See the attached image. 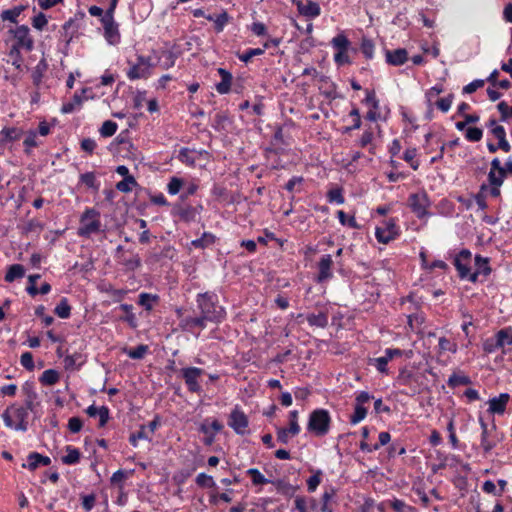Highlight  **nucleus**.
<instances>
[{"label":"nucleus","mask_w":512,"mask_h":512,"mask_svg":"<svg viewBox=\"0 0 512 512\" xmlns=\"http://www.w3.org/2000/svg\"><path fill=\"white\" fill-rule=\"evenodd\" d=\"M197 308L208 322L220 323L226 317V310L219 304L218 296L213 292L199 293L196 296Z\"/></svg>","instance_id":"obj_1"},{"label":"nucleus","mask_w":512,"mask_h":512,"mask_svg":"<svg viewBox=\"0 0 512 512\" xmlns=\"http://www.w3.org/2000/svg\"><path fill=\"white\" fill-rule=\"evenodd\" d=\"M5 426L17 432H26L29 427L27 408L19 403L8 406L1 415Z\"/></svg>","instance_id":"obj_2"},{"label":"nucleus","mask_w":512,"mask_h":512,"mask_svg":"<svg viewBox=\"0 0 512 512\" xmlns=\"http://www.w3.org/2000/svg\"><path fill=\"white\" fill-rule=\"evenodd\" d=\"M424 380V374L412 369L404 368L399 371L396 378V384L404 387L401 391L402 394L414 396L421 393L425 388Z\"/></svg>","instance_id":"obj_3"},{"label":"nucleus","mask_w":512,"mask_h":512,"mask_svg":"<svg viewBox=\"0 0 512 512\" xmlns=\"http://www.w3.org/2000/svg\"><path fill=\"white\" fill-rule=\"evenodd\" d=\"M330 424L331 417L328 410L318 408L310 413L307 430L317 437H323L329 432Z\"/></svg>","instance_id":"obj_4"},{"label":"nucleus","mask_w":512,"mask_h":512,"mask_svg":"<svg viewBox=\"0 0 512 512\" xmlns=\"http://www.w3.org/2000/svg\"><path fill=\"white\" fill-rule=\"evenodd\" d=\"M100 213L94 208H86L80 217L78 235L89 238L92 234L100 231Z\"/></svg>","instance_id":"obj_5"},{"label":"nucleus","mask_w":512,"mask_h":512,"mask_svg":"<svg viewBox=\"0 0 512 512\" xmlns=\"http://www.w3.org/2000/svg\"><path fill=\"white\" fill-rule=\"evenodd\" d=\"M472 253L468 249H462L455 255L453 264L462 280L476 282L475 274H471Z\"/></svg>","instance_id":"obj_6"},{"label":"nucleus","mask_w":512,"mask_h":512,"mask_svg":"<svg viewBox=\"0 0 512 512\" xmlns=\"http://www.w3.org/2000/svg\"><path fill=\"white\" fill-rule=\"evenodd\" d=\"M409 206L418 219H424L430 216L428 208L431 201L426 192L422 191L409 196Z\"/></svg>","instance_id":"obj_7"},{"label":"nucleus","mask_w":512,"mask_h":512,"mask_svg":"<svg viewBox=\"0 0 512 512\" xmlns=\"http://www.w3.org/2000/svg\"><path fill=\"white\" fill-rule=\"evenodd\" d=\"M204 375V370L198 367H185L180 370V376L183 378L189 392L200 394L202 387L200 378Z\"/></svg>","instance_id":"obj_8"},{"label":"nucleus","mask_w":512,"mask_h":512,"mask_svg":"<svg viewBox=\"0 0 512 512\" xmlns=\"http://www.w3.org/2000/svg\"><path fill=\"white\" fill-rule=\"evenodd\" d=\"M372 399L373 396L367 391H359L356 393L354 412L349 419L352 425H356L366 418L368 410L364 405Z\"/></svg>","instance_id":"obj_9"},{"label":"nucleus","mask_w":512,"mask_h":512,"mask_svg":"<svg viewBox=\"0 0 512 512\" xmlns=\"http://www.w3.org/2000/svg\"><path fill=\"white\" fill-rule=\"evenodd\" d=\"M398 233L399 229L394 219L385 220L375 228V237L378 242L383 244L394 240Z\"/></svg>","instance_id":"obj_10"},{"label":"nucleus","mask_w":512,"mask_h":512,"mask_svg":"<svg viewBox=\"0 0 512 512\" xmlns=\"http://www.w3.org/2000/svg\"><path fill=\"white\" fill-rule=\"evenodd\" d=\"M152 67L151 59L142 55L137 56V60L127 71V77L130 80L147 78L150 75Z\"/></svg>","instance_id":"obj_11"},{"label":"nucleus","mask_w":512,"mask_h":512,"mask_svg":"<svg viewBox=\"0 0 512 512\" xmlns=\"http://www.w3.org/2000/svg\"><path fill=\"white\" fill-rule=\"evenodd\" d=\"M85 14L84 12H78L74 15V17L69 18L62 25V38L66 43H70L72 39L77 35L81 22L84 20Z\"/></svg>","instance_id":"obj_12"},{"label":"nucleus","mask_w":512,"mask_h":512,"mask_svg":"<svg viewBox=\"0 0 512 512\" xmlns=\"http://www.w3.org/2000/svg\"><path fill=\"white\" fill-rule=\"evenodd\" d=\"M228 425L238 435H245L247 433L249 421L245 413L238 406L231 411Z\"/></svg>","instance_id":"obj_13"},{"label":"nucleus","mask_w":512,"mask_h":512,"mask_svg":"<svg viewBox=\"0 0 512 512\" xmlns=\"http://www.w3.org/2000/svg\"><path fill=\"white\" fill-rule=\"evenodd\" d=\"M11 33H13V38L15 40L12 47H17L18 49H25L26 51H30L32 49L33 40L30 36V30L28 26H17L14 30H11Z\"/></svg>","instance_id":"obj_14"},{"label":"nucleus","mask_w":512,"mask_h":512,"mask_svg":"<svg viewBox=\"0 0 512 512\" xmlns=\"http://www.w3.org/2000/svg\"><path fill=\"white\" fill-rule=\"evenodd\" d=\"M332 266L333 259L330 254H324L320 257L317 263L318 273L315 279L317 283H326L333 278Z\"/></svg>","instance_id":"obj_15"},{"label":"nucleus","mask_w":512,"mask_h":512,"mask_svg":"<svg viewBox=\"0 0 512 512\" xmlns=\"http://www.w3.org/2000/svg\"><path fill=\"white\" fill-rule=\"evenodd\" d=\"M103 26V36L109 45H117L121 41L119 24L115 19H100Z\"/></svg>","instance_id":"obj_16"},{"label":"nucleus","mask_w":512,"mask_h":512,"mask_svg":"<svg viewBox=\"0 0 512 512\" xmlns=\"http://www.w3.org/2000/svg\"><path fill=\"white\" fill-rule=\"evenodd\" d=\"M207 322L201 314L199 316H185L180 319L179 326L183 331L193 332L195 329H205Z\"/></svg>","instance_id":"obj_17"},{"label":"nucleus","mask_w":512,"mask_h":512,"mask_svg":"<svg viewBox=\"0 0 512 512\" xmlns=\"http://www.w3.org/2000/svg\"><path fill=\"white\" fill-rule=\"evenodd\" d=\"M296 7L299 14L308 19H315L321 14L320 5L312 0H307L306 2H297Z\"/></svg>","instance_id":"obj_18"},{"label":"nucleus","mask_w":512,"mask_h":512,"mask_svg":"<svg viewBox=\"0 0 512 512\" xmlns=\"http://www.w3.org/2000/svg\"><path fill=\"white\" fill-rule=\"evenodd\" d=\"M509 399L510 395L508 393H501L499 396L489 399L488 412L491 414L502 415L506 410Z\"/></svg>","instance_id":"obj_19"},{"label":"nucleus","mask_w":512,"mask_h":512,"mask_svg":"<svg viewBox=\"0 0 512 512\" xmlns=\"http://www.w3.org/2000/svg\"><path fill=\"white\" fill-rule=\"evenodd\" d=\"M23 133V130L18 127H4L0 130V145L6 146L19 140Z\"/></svg>","instance_id":"obj_20"},{"label":"nucleus","mask_w":512,"mask_h":512,"mask_svg":"<svg viewBox=\"0 0 512 512\" xmlns=\"http://www.w3.org/2000/svg\"><path fill=\"white\" fill-rule=\"evenodd\" d=\"M217 72L221 77V81L215 85V89L221 95L228 94L231 90L233 76L225 68L220 67L217 69Z\"/></svg>","instance_id":"obj_21"},{"label":"nucleus","mask_w":512,"mask_h":512,"mask_svg":"<svg viewBox=\"0 0 512 512\" xmlns=\"http://www.w3.org/2000/svg\"><path fill=\"white\" fill-rule=\"evenodd\" d=\"M50 463L51 459L48 456H44L38 452H31L27 456V463L22 466L33 471L39 466H48Z\"/></svg>","instance_id":"obj_22"},{"label":"nucleus","mask_w":512,"mask_h":512,"mask_svg":"<svg viewBox=\"0 0 512 512\" xmlns=\"http://www.w3.org/2000/svg\"><path fill=\"white\" fill-rule=\"evenodd\" d=\"M386 61L392 66L403 65L408 59V53L404 48H398L395 50H386Z\"/></svg>","instance_id":"obj_23"},{"label":"nucleus","mask_w":512,"mask_h":512,"mask_svg":"<svg viewBox=\"0 0 512 512\" xmlns=\"http://www.w3.org/2000/svg\"><path fill=\"white\" fill-rule=\"evenodd\" d=\"M496 430V426L493 425L491 430L481 431L480 446L485 454L490 453L498 444L499 439L491 436V432Z\"/></svg>","instance_id":"obj_24"},{"label":"nucleus","mask_w":512,"mask_h":512,"mask_svg":"<svg viewBox=\"0 0 512 512\" xmlns=\"http://www.w3.org/2000/svg\"><path fill=\"white\" fill-rule=\"evenodd\" d=\"M86 413L89 417H99V426L103 427L109 420V409L106 406L97 407L90 405L86 409Z\"/></svg>","instance_id":"obj_25"},{"label":"nucleus","mask_w":512,"mask_h":512,"mask_svg":"<svg viewBox=\"0 0 512 512\" xmlns=\"http://www.w3.org/2000/svg\"><path fill=\"white\" fill-rule=\"evenodd\" d=\"M474 264L475 270L471 272V274H475L476 281L480 275L488 276L491 273L488 258L482 257L481 255H476L474 258Z\"/></svg>","instance_id":"obj_26"},{"label":"nucleus","mask_w":512,"mask_h":512,"mask_svg":"<svg viewBox=\"0 0 512 512\" xmlns=\"http://www.w3.org/2000/svg\"><path fill=\"white\" fill-rule=\"evenodd\" d=\"M159 300L160 297L157 294L142 292L138 296V305L143 307L146 311H151Z\"/></svg>","instance_id":"obj_27"},{"label":"nucleus","mask_w":512,"mask_h":512,"mask_svg":"<svg viewBox=\"0 0 512 512\" xmlns=\"http://www.w3.org/2000/svg\"><path fill=\"white\" fill-rule=\"evenodd\" d=\"M330 44L332 48L336 50V52L348 51L351 45L344 32H340L335 37H333Z\"/></svg>","instance_id":"obj_28"},{"label":"nucleus","mask_w":512,"mask_h":512,"mask_svg":"<svg viewBox=\"0 0 512 512\" xmlns=\"http://www.w3.org/2000/svg\"><path fill=\"white\" fill-rule=\"evenodd\" d=\"M306 320L310 326L325 328L328 325V315L325 312H319L318 314H308Z\"/></svg>","instance_id":"obj_29"},{"label":"nucleus","mask_w":512,"mask_h":512,"mask_svg":"<svg viewBox=\"0 0 512 512\" xmlns=\"http://www.w3.org/2000/svg\"><path fill=\"white\" fill-rule=\"evenodd\" d=\"M25 275V269L21 264H13L8 267V270L5 274V281L6 282H13L16 279H21Z\"/></svg>","instance_id":"obj_30"},{"label":"nucleus","mask_w":512,"mask_h":512,"mask_svg":"<svg viewBox=\"0 0 512 512\" xmlns=\"http://www.w3.org/2000/svg\"><path fill=\"white\" fill-rule=\"evenodd\" d=\"M66 455L62 457V462L66 465H75L79 463L81 458V453L79 449L75 448L72 445L66 446Z\"/></svg>","instance_id":"obj_31"},{"label":"nucleus","mask_w":512,"mask_h":512,"mask_svg":"<svg viewBox=\"0 0 512 512\" xmlns=\"http://www.w3.org/2000/svg\"><path fill=\"white\" fill-rule=\"evenodd\" d=\"M84 97L82 94L75 93L72 100L64 103L61 108V112L64 114H70L76 109H79L83 103Z\"/></svg>","instance_id":"obj_32"},{"label":"nucleus","mask_w":512,"mask_h":512,"mask_svg":"<svg viewBox=\"0 0 512 512\" xmlns=\"http://www.w3.org/2000/svg\"><path fill=\"white\" fill-rule=\"evenodd\" d=\"M40 144H41V141H39V139H38V134H37L36 130L28 131V133L23 141L25 153L30 154L31 149L39 146Z\"/></svg>","instance_id":"obj_33"},{"label":"nucleus","mask_w":512,"mask_h":512,"mask_svg":"<svg viewBox=\"0 0 512 512\" xmlns=\"http://www.w3.org/2000/svg\"><path fill=\"white\" fill-rule=\"evenodd\" d=\"M177 158L179 161H181L182 163H184L188 166H191V167L195 166L196 156H195L194 150H191L187 147H183L179 150Z\"/></svg>","instance_id":"obj_34"},{"label":"nucleus","mask_w":512,"mask_h":512,"mask_svg":"<svg viewBox=\"0 0 512 512\" xmlns=\"http://www.w3.org/2000/svg\"><path fill=\"white\" fill-rule=\"evenodd\" d=\"M80 183L94 191H98L100 189V182L97 180L94 172H86L81 174Z\"/></svg>","instance_id":"obj_35"},{"label":"nucleus","mask_w":512,"mask_h":512,"mask_svg":"<svg viewBox=\"0 0 512 512\" xmlns=\"http://www.w3.org/2000/svg\"><path fill=\"white\" fill-rule=\"evenodd\" d=\"M373 139H374V132L371 129V127H369L368 129H366L362 133L361 137L358 140V145L361 148H365L367 146H370L369 147V152L374 154L375 153V151H374L375 147L372 145Z\"/></svg>","instance_id":"obj_36"},{"label":"nucleus","mask_w":512,"mask_h":512,"mask_svg":"<svg viewBox=\"0 0 512 512\" xmlns=\"http://www.w3.org/2000/svg\"><path fill=\"white\" fill-rule=\"evenodd\" d=\"M149 350V347L145 344H140L137 347L131 349V348H125L123 352L130 357L131 359L140 360L143 359L144 356L147 354Z\"/></svg>","instance_id":"obj_37"},{"label":"nucleus","mask_w":512,"mask_h":512,"mask_svg":"<svg viewBox=\"0 0 512 512\" xmlns=\"http://www.w3.org/2000/svg\"><path fill=\"white\" fill-rule=\"evenodd\" d=\"M55 314L61 319H67L71 315V306L68 299L63 297L54 309Z\"/></svg>","instance_id":"obj_38"},{"label":"nucleus","mask_w":512,"mask_h":512,"mask_svg":"<svg viewBox=\"0 0 512 512\" xmlns=\"http://www.w3.org/2000/svg\"><path fill=\"white\" fill-rule=\"evenodd\" d=\"M120 264L126 271H135L141 266V258L138 254H133L129 258L123 257Z\"/></svg>","instance_id":"obj_39"},{"label":"nucleus","mask_w":512,"mask_h":512,"mask_svg":"<svg viewBox=\"0 0 512 512\" xmlns=\"http://www.w3.org/2000/svg\"><path fill=\"white\" fill-rule=\"evenodd\" d=\"M216 237L209 232H204L198 239L192 240L191 244L195 248L204 249L215 242Z\"/></svg>","instance_id":"obj_40"},{"label":"nucleus","mask_w":512,"mask_h":512,"mask_svg":"<svg viewBox=\"0 0 512 512\" xmlns=\"http://www.w3.org/2000/svg\"><path fill=\"white\" fill-rule=\"evenodd\" d=\"M360 50L367 60L373 59L375 51L373 40L367 37H363L361 40Z\"/></svg>","instance_id":"obj_41"},{"label":"nucleus","mask_w":512,"mask_h":512,"mask_svg":"<svg viewBox=\"0 0 512 512\" xmlns=\"http://www.w3.org/2000/svg\"><path fill=\"white\" fill-rule=\"evenodd\" d=\"M177 54L172 50H165L162 52L160 57L161 67L169 69L175 65Z\"/></svg>","instance_id":"obj_42"},{"label":"nucleus","mask_w":512,"mask_h":512,"mask_svg":"<svg viewBox=\"0 0 512 512\" xmlns=\"http://www.w3.org/2000/svg\"><path fill=\"white\" fill-rule=\"evenodd\" d=\"M195 483L200 488H215L216 482L213 476L208 475L204 472L199 473L195 478Z\"/></svg>","instance_id":"obj_43"},{"label":"nucleus","mask_w":512,"mask_h":512,"mask_svg":"<svg viewBox=\"0 0 512 512\" xmlns=\"http://www.w3.org/2000/svg\"><path fill=\"white\" fill-rule=\"evenodd\" d=\"M494 336L502 348L512 345V330L510 328L501 329Z\"/></svg>","instance_id":"obj_44"},{"label":"nucleus","mask_w":512,"mask_h":512,"mask_svg":"<svg viewBox=\"0 0 512 512\" xmlns=\"http://www.w3.org/2000/svg\"><path fill=\"white\" fill-rule=\"evenodd\" d=\"M471 383L470 377L464 374L453 373L449 376L447 384L451 388H455L460 385H468Z\"/></svg>","instance_id":"obj_45"},{"label":"nucleus","mask_w":512,"mask_h":512,"mask_svg":"<svg viewBox=\"0 0 512 512\" xmlns=\"http://www.w3.org/2000/svg\"><path fill=\"white\" fill-rule=\"evenodd\" d=\"M138 186V183L134 176L123 178L116 184V189L123 193H129L134 187Z\"/></svg>","instance_id":"obj_46"},{"label":"nucleus","mask_w":512,"mask_h":512,"mask_svg":"<svg viewBox=\"0 0 512 512\" xmlns=\"http://www.w3.org/2000/svg\"><path fill=\"white\" fill-rule=\"evenodd\" d=\"M206 19L214 22L216 32H221V31H223L225 25L227 24L229 17H228L227 12L223 11L222 13L218 14L215 17L212 15H209L206 17Z\"/></svg>","instance_id":"obj_47"},{"label":"nucleus","mask_w":512,"mask_h":512,"mask_svg":"<svg viewBox=\"0 0 512 512\" xmlns=\"http://www.w3.org/2000/svg\"><path fill=\"white\" fill-rule=\"evenodd\" d=\"M58 380H59V373L54 369L45 370L40 377V382L43 385H49V386L54 385L58 382Z\"/></svg>","instance_id":"obj_48"},{"label":"nucleus","mask_w":512,"mask_h":512,"mask_svg":"<svg viewBox=\"0 0 512 512\" xmlns=\"http://www.w3.org/2000/svg\"><path fill=\"white\" fill-rule=\"evenodd\" d=\"M80 360H81V355L78 353H75L73 355H67L63 360L65 369L66 370L78 369L83 364V361H80Z\"/></svg>","instance_id":"obj_49"},{"label":"nucleus","mask_w":512,"mask_h":512,"mask_svg":"<svg viewBox=\"0 0 512 512\" xmlns=\"http://www.w3.org/2000/svg\"><path fill=\"white\" fill-rule=\"evenodd\" d=\"M417 156V149L414 147L407 148L403 153V160L409 163L410 167L413 170H418L419 168V161L415 160Z\"/></svg>","instance_id":"obj_50"},{"label":"nucleus","mask_w":512,"mask_h":512,"mask_svg":"<svg viewBox=\"0 0 512 512\" xmlns=\"http://www.w3.org/2000/svg\"><path fill=\"white\" fill-rule=\"evenodd\" d=\"M197 214H198L197 209L190 205L180 207L178 210V215L180 216V218L182 220H185V221L195 220Z\"/></svg>","instance_id":"obj_51"},{"label":"nucleus","mask_w":512,"mask_h":512,"mask_svg":"<svg viewBox=\"0 0 512 512\" xmlns=\"http://www.w3.org/2000/svg\"><path fill=\"white\" fill-rule=\"evenodd\" d=\"M246 473L251 477L254 485H264L270 482L257 468H250Z\"/></svg>","instance_id":"obj_52"},{"label":"nucleus","mask_w":512,"mask_h":512,"mask_svg":"<svg viewBox=\"0 0 512 512\" xmlns=\"http://www.w3.org/2000/svg\"><path fill=\"white\" fill-rule=\"evenodd\" d=\"M389 359L383 355L370 360V365L374 366L376 370L382 374H388Z\"/></svg>","instance_id":"obj_53"},{"label":"nucleus","mask_w":512,"mask_h":512,"mask_svg":"<svg viewBox=\"0 0 512 512\" xmlns=\"http://www.w3.org/2000/svg\"><path fill=\"white\" fill-rule=\"evenodd\" d=\"M327 200L329 203H336L341 205L345 202V198L343 196V190L340 187L331 189L327 193Z\"/></svg>","instance_id":"obj_54"},{"label":"nucleus","mask_w":512,"mask_h":512,"mask_svg":"<svg viewBox=\"0 0 512 512\" xmlns=\"http://www.w3.org/2000/svg\"><path fill=\"white\" fill-rule=\"evenodd\" d=\"M122 311L125 312L124 321L127 322L131 327H136V316L133 313V306L131 304L123 303L119 307Z\"/></svg>","instance_id":"obj_55"},{"label":"nucleus","mask_w":512,"mask_h":512,"mask_svg":"<svg viewBox=\"0 0 512 512\" xmlns=\"http://www.w3.org/2000/svg\"><path fill=\"white\" fill-rule=\"evenodd\" d=\"M337 217H338V220L341 225L348 226L349 228H354V229L359 228L356 218L354 216L348 217L344 211L339 210L337 212Z\"/></svg>","instance_id":"obj_56"},{"label":"nucleus","mask_w":512,"mask_h":512,"mask_svg":"<svg viewBox=\"0 0 512 512\" xmlns=\"http://www.w3.org/2000/svg\"><path fill=\"white\" fill-rule=\"evenodd\" d=\"M117 128L118 125L116 122L107 120L102 124L101 128L99 129V132L102 137H110L116 133Z\"/></svg>","instance_id":"obj_57"},{"label":"nucleus","mask_w":512,"mask_h":512,"mask_svg":"<svg viewBox=\"0 0 512 512\" xmlns=\"http://www.w3.org/2000/svg\"><path fill=\"white\" fill-rule=\"evenodd\" d=\"M264 54V49L262 48H250L245 52L238 54L237 57L240 61L244 63H248L253 57L260 56Z\"/></svg>","instance_id":"obj_58"},{"label":"nucleus","mask_w":512,"mask_h":512,"mask_svg":"<svg viewBox=\"0 0 512 512\" xmlns=\"http://www.w3.org/2000/svg\"><path fill=\"white\" fill-rule=\"evenodd\" d=\"M146 427L145 426H141L140 427V430L136 433H132L129 437V443L133 446V447H137L138 446V441L139 440H148V441H151V437L148 436V434L146 433L145 431Z\"/></svg>","instance_id":"obj_59"},{"label":"nucleus","mask_w":512,"mask_h":512,"mask_svg":"<svg viewBox=\"0 0 512 512\" xmlns=\"http://www.w3.org/2000/svg\"><path fill=\"white\" fill-rule=\"evenodd\" d=\"M391 508L396 512H416V508L410 505H407L401 499H393L391 501Z\"/></svg>","instance_id":"obj_60"},{"label":"nucleus","mask_w":512,"mask_h":512,"mask_svg":"<svg viewBox=\"0 0 512 512\" xmlns=\"http://www.w3.org/2000/svg\"><path fill=\"white\" fill-rule=\"evenodd\" d=\"M483 137V130L478 127H469L466 129L465 138L470 142H478Z\"/></svg>","instance_id":"obj_61"},{"label":"nucleus","mask_w":512,"mask_h":512,"mask_svg":"<svg viewBox=\"0 0 512 512\" xmlns=\"http://www.w3.org/2000/svg\"><path fill=\"white\" fill-rule=\"evenodd\" d=\"M438 346H439V350L441 352H451V353H456L457 352V344L450 341L448 338L446 337H440L439 338V341H438Z\"/></svg>","instance_id":"obj_62"},{"label":"nucleus","mask_w":512,"mask_h":512,"mask_svg":"<svg viewBox=\"0 0 512 512\" xmlns=\"http://www.w3.org/2000/svg\"><path fill=\"white\" fill-rule=\"evenodd\" d=\"M22 11H23L22 6L14 7L12 9L4 10L1 13V17L3 20L16 22L17 18L19 17V15L21 14Z\"/></svg>","instance_id":"obj_63"},{"label":"nucleus","mask_w":512,"mask_h":512,"mask_svg":"<svg viewBox=\"0 0 512 512\" xmlns=\"http://www.w3.org/2000/svg\"><path fill=\"white\" fill-rule=\"evenodd\" d=\"M363 102L367 105H370L371 109L379 110L380 103L374 90H365V98Z\"/></svg>","instance_id":"obj_64"}]
</instances>
